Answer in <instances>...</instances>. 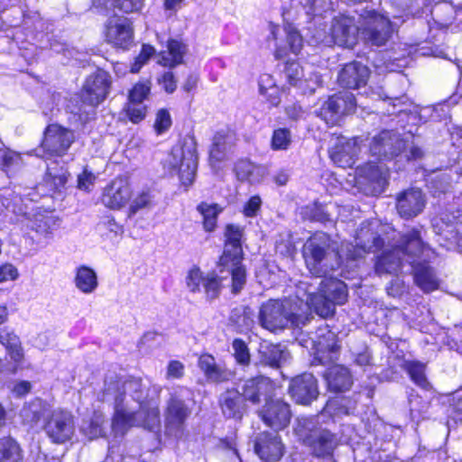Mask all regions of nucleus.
<instances>
[{
	"instance_id": "f257e3e1",
	"label": "nucleus",
	"mask_w": 462,
	"mask_h": 462,
	"mask_svg": "<svg viewBox=\"0 0 462 462\" xmlns=\"http://www.w3.org/2000/svg\"><path fill=\"white\" fill-rule=\"evenodd\" d=\"M302 255L309 272L318 278L329 276L341 264L337 243L323 232L315 233L305 242Z\"/></svg>"
},
{
	"instance_id": "f03ea898",
	"label": "nucleus",
	"mask_w": 462,
	"mask_h": 462,
	"mask_svg": "<svg viewBox=\"0 0 462 462\" xmlns=\"http://www.w3.org/2000/svg\"><path fill=\"white\" fill-rule=\"evenodd\" d=\"M295 432L302 443L317 457H329L339 444V438L326 428L318 425L314 418L298 420Z\"/></svg>"
},
{
	"instance_id": "7ed1b4c3",
	"label": "nucleus",
	"mask_w": 462,
	"mask_h": 462,
	"mask_svg": "<svg viewBox=\"0 0 462 462\" xmlns=\"http://www.w3.org/2000/svg\"><path fill=\"white\" fill-rule=\"evenodd\" d=\"M131 427H142L150 431H159L161 429L159 403L154 400H148L146 402H142L135 412L117 408L112 421L114 432L124 435Z\"/></svg>"
},
{
	"instance_id": "20e7f679",
	"label": "nucleus",
	"mask_w": 462,
	"mask_h": 462,
	"mask_svg": "<svg viewBox=\"0 0 462 462\" xmlns=\"http://www.w3.org/2000/svg\"><path fill=\"white\" fill-rule=\"evenodd\" d=\"M258 319L263 328L275 331L289 326L300 327L303 318L295 312L291 300H269L262 304Z\"/></svg>"
},
{
	"instance_id": "39448f33",
	"label": "nucleus",
	"mask_w": 462,
	"mask_h": 462,
	"mask_svg": "<svg viewBox=\"0 0 462 462\" xmlns=\"http://www.w3.org/2000/svg\"><path fill=\"white\" fill-rule=\"evenodd\" d=\"M360 30L355 17L339 14L331 20L328 32L325 29L318 30L315 38L322 42H331L332 39L338 46L353 48L357 42Z\"/></svg>"
},
{
	"instance_id": "423d86ee",
	"label": "nucleus",
	"mask_w": 462,
	"mask_h": 462,
	"mask_svg": "<svg viewBox=\"0 0 462 462\" xmlns=\"http://www.w3.org/2000/svg\"><path fill=\"white\" fill-rule=\"evenodd\" d=\"M170 164L179 169L182 185L189 187L193 183L198 166L197 142L194 136L184 137L180 144L172 148Z\"/></svg>"
},
{
	"instance_id": "0eeeda50",
	"label": "nucleus",
	"mask_w": 462,
	"mask_h": 462,
	"mask_svg": "<svg viewBox=\"0 0 462 462\" xmlns=\"http://www.w3.org/2000/svg\"><path fill=\"white\" fill-rule=\"evenodd\" d=\"M192 413V408L176 393L170 395L163 410L165 435L180 439L186 431L187 420Z\"/></svg>"
},
{
	"instance_id": "6e6552de",
	"label": "nucleus",
	"mask_w": 462,
	"mask_h": 462,
	"mask_svg": "<svg viewBox=\"0 0 462 462\" xmlns=\"http://www.w3.org/2000/svg\"><path fill=\"white\" fill-rule=\"evenodd\" d=\"M376 222L365 221L356 230L355 244H349L346 248V255L350 260L365 258L367 254L381 249L384 244L377 232Z\"/></svg>"
},
{
	"instance_id": "1a4fd4ad",
	"label": "nucleus",
	"mask_w": 462,
	"mask_h": 462,
	"mask_svg": "<svg viewBox=\"0 0 462 462\" xmlns=\"http://www.w3.org/2000/svg\"><path fill=\"white\" fill-rule=\"evenodd\" d=\"M126 394H129L140 405H142V402H147L144 399V387L140 379L122 381L111 378L110 380H106L100 400L102 402H109L114 399L115 411H116L117 408H123L122 404Z\"/></svg>"
},
{
	"instance_id": "9d476101",
	"label": "nucleus",
	"mask_w": 462,
	"mask_h": 462,
	"mask_svg": "<svg viewBox=\"0 0 462 462\" xmlns=\"http://www.w3.org/2000/svg\"><path fill=\"white\" fill-rule=\"evenodd\" d=\"M356 101L350 92L336 94L326 100L316 112L328 125H335L340 123L343 116L353 112Z\"/></svg>"
},
{
	"instance_id": "9b49d317",
	"label": "nucleus",
	"mask_w": 462,
	"mask_h": 462,
	"mask_svg": "<svg viewBox=\"0 0 462 462\" xmlns=\"http://www.w3.org/2000/svg\"><path fill=\"white\" fill-rule=\"evenodd\" d=\"M361 31L365 39L372 45L383 46L391 38L393 27L388 18L375 12H367Z\"/></svg>"
},
{
	"instance_id": "f8f14e48",
	"label": "nucleus",
	"mask_w": 462,
	"mask_h": 462,
	"mask_svg": "<svg viewBox=\"0 0 462 462\" xmlns=\"http://www.w3.org/2000/svg\"><path fill=\"white\" fill-rule=\"evenodd\" d=\"M75 140L74 133L59 125H50L44 131L42 149L50 156H62Z\"/></svg>"
},
{
	"instance_id": "ddd939ff",
	"label": "nucleus",
	"mask_w": 462,
	"mask_h": 462,
	"mask_svg": "<svg viewBox=\"0 0 462 462\" xmlns=\"http://www.w3.org/2000/svg\"><path fill=\"white\" fill-rule=\"evenodd\" d=\"M426 202V195L420 189L411 188L396 195L395 208L402 218L411 219L422 213Z\"/></svg>"
},
{
	"instance_id": "4468645a",
	"label": "nucleus",
	"mask_w": 462,
	"mask_h": 462,
	"mask_svg": "<svg viewBox=\"0 0 462 462\" xmlns=\"http://www.w3.org/2000/svg\"><path fill=\"white\" fill-rule=\"evenodd\" d=\"M110 83L109 74L103 69H97L89 75L82 89L83 102L92 106L99 105L106 97Z\"/></svg>"
},
{
	"instance_id": "2eb2a0df",
	"label": "nucleus",
	"mask_w": 462,
	"mask_h": 462,
	"mask_svg": "<svg viewBox=\"0 0 462 462\" xmlns=\"http://www.w3.org/2000/svg\"><path fill=\"white\" fill-rule=\"evenodd\" d=\"M405 148V143L394 131L383 130L374 136L370 143V152L378 159L389 160L399 155Z\"/></svg>"
},
{
	"instance_id": "dca6fc26",
	"label": "nucleus",
	"mask_w": 462,
	"mask_h": 462,
	"mask_svg": "<svg viewBox=\"0 0 462 462\" xmlns=\"http://www.w3.org/2000/svg\"><path fill=\"white\" fill-rule=\"evenodd\" d=\"M360 152V138L348 139L344 136H338L335 139L334 144L329 148V156L339 167L352 168Z\"/></svg>"
},
{
	"instance_id": "f3484780",
	"label": "nucleus",
	"mask_w": 462,
	"mask_h": 462,
	"mask_svg": "<svg viewBox=\"0 0 462 462\" xmlns=\"http://www.w3.org/2000/svg\"><path fill=\"white\" fill-rule=\"evenodd\" d=\"M339 349L337 337L334 332L327 328H320L317 331L314 362L323 365L333 364L338 359Z\"/></svg>"
},
{
	"instance_id": "a211bd4d",
	"label": "nucleus",
	"mask_w": 462,
	"mask_h": 462,
	"mask_svg": "<svg viewBox=\"0 0 462 462\" xmlns=\"http://www.w3.org/2000/svg\"><path fill=\"white\" fill-rule=\"evenodd\" d=\"M45 430L53 442H66L74 433L73 416L67 411H53L45 424Z\"/></svg>"
},
{
	"instance_id": "6ab92c4d",
	"label": "nucleus",
	"mask_w": 462,
	"mask_h": 462,
	"mask_svg": "<svg viewBox=\"0 0 462 462\" xmlns=\"http://www.w3.org/2000/svg\"><path fill=\"white\" fill-rule=\"evenodd\" d=\"M289 393L297 403L308 405L319 396L318 381L312 374L297 375L291 380Z\"/></svg>"
},
{
	"instance_id": "aec40b11",
	"label": "nucleus",
	"mask_w": 462,
	"mask_h": 462,
	"mask_svg": "<svg viewBox=\"0 0 462 462\" xmlns=\"http://www.w3.org/2000/svg\"><path fill=\"white\" fill-rule=\"evenodd\" d=\"M259 416L267 426L279 430L289 425L291 412L288 403L276 399L266 401L259 411Z\"/></svg>"
},
{
	"instance_id": "412c9836",
	"label": "nucleus",
	"mask_w": 462,
	"mask_h": 462,
	"mask_svg": "<svg viewBox=\"0 0 462 462\" xmlns=\"http://www.w3.org/2000/svg\"><path fill=\"white\" fill-rule=\"evenodd\" d=\"M255 453L265 462H276L284 453V446L277 433L261 432L254 443Z\"/></svg>"
},
{
	"instance_id": "4be33fe9",
	"label": "nucleus",
	"mask_w": 462,
	"mask_h": 462,
	"mask_svg": "<svg viewBox=\"0 0 462 462\" xmlns=\"http://www.w3.org/2000/svg\"><path fill=\"white\" fill-rule=\"evenodd\" d=\"M236 389L240 390L245 401L256 404L262 397L266 399L273 393L274 384L270 378L261 375L245 380L237 384Z\"/></svg>"
},
{
	"instance_id": "5701e85b",
	"label": "nucleus",
	"mask_w": 462,
	"mask_h": 462,
	"mask_svg": "<svg viewBox=\"0 0 462 462\" xmlns=\"http://www.w3.org/2000/svg\"><path fill=\"white\" fill-rule=\"evenodd\" d=\"M132 197L128 182L123 178L115 179L103 191L101 202L112 209L125 207Z\"/></svg>"
},
{
	"instance_id": "b1692460",
	"label": "nucleus",
	"mask_w": 462,
	"mask_h": 462,
	"mask_svg": "<svg viewBox=\"0 0 462 462\" xmlns=\"http://www.w3.org/2000/svg\"><path fill=\"white\" fill-rule=\"evenodd\" d=\"M243 235L244 229L237 225L229 224L226 226V244L223 254L220 257L221 265H228L230 262H242L243 249L241 239Z\"/></svg>"
},
{
	"instance_id": "393cba45",
	"label": "nucleus",
	"mask_w": 462,
	"mask_h": 462,
	"mask_svg": "<svg viewBox=\"0 0 462 462\" xmlns=\"http://www.w3.org/2000/svg\"><path fill=\"white\" fill-rule=\"evenodd\" d=\"M370 77V69L359 61L349 62L340 69L338 84L346 88H359L365 86Z\"/></svg>"
},
{
	"instance_id": "a878e982",
	"label": "nucleus",
	"mask_w": 462,
	"mask_h": 462,
	"mask_svg": "<svg viewBox=\"0 0 462 462\" xmlns=\"http://www.w3.org/2000/svg\"><path fill=\"white\" fill-rule=\"evenodd\" d=\"M106 41L116 47L125 49L133 41V29L125 17L110 18L106 24Z\"/></svg>"
},
{
	"instance_id": "bb28decb",
	"label": "nucleus",
	"mask_w": 462,
	"mask_h": 462,
	"mask_svg": "<svg viewBox=\"0 0 462 462\" xmlns=\"http://www.w3.org/2000/svg\"><path fill=\"white\" fill-rule=\"evenodd\" d=\"M198 365L206 379L210 383H221L234 379L235 372L224 365L217 363L215 357L209 354H202L199 357Z\"/></svg>"
},
{
	"instance_id": "cd10ccee",
	"label": "nucleus",
	"mask_w": 462,
	"mask_h": 462,
	"mask_svg": "<svg viewBox=\"0 0 462 462\" xmlns=\"http://www.w3.org/2000/svg\"><path fill=\"white\" fill-rule=\"evenodd\" d=\"M300 290H304L306 294V307L307 309L314 310V311L322 318H328L335 312V304L330 301L328 297L320 292V291L307 283H302Z\"/></svg>"
},
{
	"instance_id": "c85d7f7f",
	"label": "nucleus",
	"mask_w": 462,
	"mask_h": 462,
	"mask_svg": "<svg viewBox=\"0 0 462 462\" xmlns=\"http://www.w3.org/2000/svg\"><path fill=\"white\" fill-rule=\"evenodd\" d=\"M245 402L240 390L236 388L226 390L219 399L223 415L227 419L241 420L245 411Z\"/></svg>"
},
{
	"instance_id": "c756f323",
	"label": "nucleus",
	"mask_w": 462,
	"mask_h": 462,
	"mask_svg": "<svg viewBox=\"0 0 462 462\" xmlns=\"http://www.w3.org/2000/svg\"><path fill=\"white\" fill-rule=\"evenodd\" d=\"M397 249L401 250V254L407 255L408 260L411 263H413V260L411 261L414 257L420 256L422 254H425L428 250V246L423 243L420 233L417 229H411L406 234L402 235L399 240V244L395 246Z\"/></svg>"
},
{
	"instance_id": "7c9ffc66",
	"label": "nucleus",
	"mask_w": 462,
	"mask_h": 462,
	"mask_svg": "<svg viewBox=\"0 0 462 462\" xmlns=\"http://www.w3.org/2000/svg\"><path fill=\"white\" fill-rule=\"evenodd\" d=\"M324 376L328 389L335 393L349 390L353 383L349 370L339 365L329 366Z\"/></svg>"
},
{
	"instance_id": "2f4dec72",
	"label": "nucleus",
	"mask_w": 462,
	"mask_h": 462,
	"mask_svg": "<svg viewBox=\"0 0 462 462\" xmlns=\"http://www.w3.org/2000/svg\"><path fill=\"white\" fill-rule=\"evenodd\" d=\"M402 258L401 250L395 246L391 249L384 250L374 264V271L378 275L395 274L402 266Z\"/></svg>"
},
{
	"instance_id": "473e14b6",
	"label": "nucleus",
	"mask_w": 462,
	"mask_h": 462,
	"mask_svg": "<svg viewBox=\"0 0 462 462\" xmlns=\"http://www.w3.org/2000/svg\"><path fill=\"white\" fill-rule=\"evenodd\" d=\"M259 355L261 363L274 368L281 367L290 358V353L286 346L281 344L262 345Z\"/></svg>"
},
{
	"instance_id": "72a5a7b5",
	"label": "nucleus",
	"mask_w": 462,
	"mask_h": 462,
	"mask_svg": "<svg viewBox=\"0 0 462 462\" xmlns=\"http://www.w3.org/2000/svg\"><path fill=\"white\" fill-rule=\"evenodd\" d=\"M319 282V290L335 305H342L346 301L347 290L346 284L337 279L323 277Z\"/></svg>"
},
{
	"instance_id": "f704fd0d",
	"label": "nucleus",
	"mask_w": 462,
	"mask_h": 462,
	"mask_svg": "<svg viewBox=\"0 0 462 462\" xmlns=\"http://www.w3.org/2000/svg\"><path fill=\"white\" fill-rule=\"evenodd\" d=\"M235 169L239 180H246L252 184L261 182L266 174L264 166L256 165L248 160L237 162Z\"/></svg>"
},
{
	"instance_id": "c9c22d12",
	"label": "nucleus",
	"mask_w": 462,
	"mask_h": 462,
	"mask_svg": "<svg viewBox=\"0 0 462 462\" xmlns=\"http://www.w3.org/2000/svg\"><path fill=\"white\" fill-rule=\"evenodd\" d=\"M414 281L425 292L432 291L439 287V280L433 269L427 263H417L413 266Z\"/></svg>"
},
{
	"instance_id": "e433bc0d",
	"label": "nucleus",
	"mask_w": 462,
	"mask_h": 462,
	"mask_svg": "<svg viewBox=\"0 0 462 462\" xmlns=\"http://www.w3.org/2000/svg\"><path fill=\"white\" fill-rule=\"evenodd\" d=\"M361 176L380 192L387 184L388 171L383 164L368 163L361 169Z\"/></svg>"
},
{
	"instance_id": "4c0bfd02",
	"label": "nucleus",
	"mask_w": 462,
	"mask_h": 462,
	"mask_svg": "<svg viewBox=\"0 0 462 462\" xmlns=\"http://www.w3.org/2000/svg\"><path fill=\"white\" fill-rule=\"evenodd\" d=\"M75 285L83 293L89 294L97 288L98 282L96 272L85 265L77 269Z\"/></svg>"
},
{
	"instance_id": "58836bf2",
	"label": "nucleus",
	"mask_w": 462,
	"mask_h": 462,
	"mask_svg": "<svg viewBox=\"0 0 462 462\" xmlns=\"http://www.w3.org/2000/svg\"><path fill=\"white\" fill-rule=\"evenodd\" d=\"M0 343L5 347L11 359L15 363H21L23 360L24 354L22 343L18 336L12 331H0Z\"/></svg>"
},
{
	"instance_id": "ea45409f",
	"label": "nucleus",
	"mask_w": 462,
	"mask_h": 462,
	"mask_svg": "<svg viewBox=\"0 0 462 462\" xmlns=\"http://www.w3.org/2000/svg\"><path fill=\"white\" fill-rule=\"evenodd\" d=\"M22 459V448L14 439H0V462H21Z\"/></svg>"
},
{
	"instance_id": "a19ab883",
	"label": "nucleus",
	"mask_w": 462,
	"mask_h": 462,
	"mask_svg": "<svg viewBox=\"0 0 462 462\" xmlns=\"http://www.w3.org/2000/svg\"><path fill=\"white\" fill-rule=\"evenodd\" d=\"M402 367L410 375L411 380L418 386L425 389L430 385L425 374V364L419 361H404Z\"/></svg>"
},
{
	"instance_id": "79ce46f5",
	"label": "nucleus",
	"mask_w": 462,
	"mask_h": 462,
	"mask_svg": "<svg viewBox=\"0 0 462 462\" xmlns=\"http://www.w3.org/2000/svg\"><path fill=\"white\" fill-rule=\"evenodd\" d=\"M185 52L186 46L183 43L176 40H170L168 42V56L162 55L159 63L163 66L174 67L182 62Z\"/></svg>"
},
{
	"instance_id": "37998d69",
	"label": "nucleus",
	"mask_w": 462,
	"mask_h": 462,
	"mask_svg": "<svg viewBox=\"0 0 462 462\" xmlns=\"http://www.w3.org/2000/svg\"><path fill=\"white\" fill-rule=\"evenodd\" d=\"M230 270L232 276L231 291L234 294L239 293L246 283V272L241 262H230L228 265H223Z\"/></svg>"
},
{
	"instance_id": "c03bdc74",
	"label": "nucleus",
	"mask_w": 462,
	"mask_h": 462,
	"mask_svg": "<svg viewBox=\"0 0 462 462\" xmlns=\"http://www.w3.org/2000/svg\"><path fill=\"white\" fill-rule=\"evenodd\" d=\"M198 210L203 216V224L206 231H213L216 227L217 217L221 209L216 204L208 205L202 202L198 206Z\"/></svg>"
},
{
	"instance_id": "a18cd8bd",
	"label": "nucleus",
	"mask_w": 462,
	"mask_h": 462,
	"mask_svg": "<svg viewBox=\"0 0 462 462\" xmlns=\"http://www.w3.org/2000/svg\"><path fill=\"white\" fill-rule=\"evenodd\" d=\"M307 15H321L323 12L331 8V0H298Z\"/></svg>"
},
{
	"instance_id": "49530a36",
	"label": "nucleus",
	"mask_w": 462,
	"mask_h": 462,
	"mask_svg": "<svg viewBox=\"0 0 462 462\" xmlns=\"http://www.w3.org/2000/svg\"><path fill=\"white\" fill-rule=\"evenodd\" d=\"M291 143V134L287 128L273 131L271 147L274 151L287 150Z\"/></svg>"
},
{
	"instance_id": "de8ad7c7",
	"label": "nucleus",
	"mask_w": 462,
	"mask_h": 462,
	"mask_svg": "<svg viewBox=\"0 0 462 462\" xmlns=\"http://www.w3.org/2000/svg\"><path fill=\"white\" fill-rule=\"evenodd\" d=\"M56 225L57 220L53 216L39 214L34 217L32 228L37 233L47 235L51 232Z\"/></svg>"
},
{
	"instance_id": "09e8293b",
	"label": "nucleus",
	"mask_w": 462,
	"mask_h": 462,
	"mask_svg": "<svg viewBox=\"0 0 462 462\" xmlns=\"http://www.w3.org/2000/svg\"><path fill=\"white\" fill-rule=\"evenodd\" d=\"M206 297L208 300L217 299L221 291V280L216 274L210 273L205 276L202 284Z\"/></svg>"
},
{
	"instance_id": "8fccbe9b",
	"label": "nucleus",
	"mask_w": 462,
	"mask_h": 462,
	"mask_svg": "<svg viewBox=\"0 0 462 462\" xmlns=\"http://www.w3.org/2000/svg\"><path fill=\"white\" fill-rule=\"evenodd\" d=\"M154 204V196L150 190H143L134 198L130 208L129 215H134L137 211L144 208H150Z\"/></svg>"
},
{
	"instance_id": "3c124183",
	"label": "nucleus",
	"mask_w": 462,
	"mask_h": 462,
	"mask_svg": "<svg viewBox=\"0 0 462 462\" xmlns=\"http://www.w3.org/2000/svg\"><path fill=\"white\" fill-rule=\"evenodd\" d=\"M226 153V136L221 134H217L213 137L212 146L209 151L211 160L220 162L225 159Z\"/></svg>"
},
{
	"instance_id": "603ef678",
	"label": "nucleus",
	"mask_w": 462,
	"mask_h": 462,
	"mask_svg": "<svg viewBox=\"0 0 462 462\" xmlns=\"http://www.w3.org/2000/svg\"><path fill=\"white\" fill-rule=\"evenodd\" d=\"M232 348L234 350V357L237 364L248 365L250 363V354L245 341L239 338L235 339L232 343Z\"/></svg>"
},
{
	"instance_id": "864d4df0",
	"label": "nucleus",
	"mask_w": 462,
	"mask_h": 462,
	"mask_svg": "<svg viewBox=\"0 0 462 462\" xmlns=\"http://www.w3.org/2000/svg\"><path fill=\"white\" fill-rule=\"evenodd\" d=\"M150 90L151 83L149 81L135 84L129 93L128 102L143 104V101L150 94Z\"/></svg>"
},
{
	"instance_id": "5fc2aeb1",
	"label": "nucleus",
	"mask_w": 462,
	"mask_h": 462,
	"mask_svg": "<svg viewBox=\"0 0 462 462\" xmlns=\"http://www.w3.org/2000/svg\"><path fill=\"white\" fill-rule=\"evenodd\" d=\"M283 73L288 82L292 86L298 85L303 77L302 69L296 61L287 62L284 66Z\"/></svg>"
},
{
	"instance_id": "6e6d98bb",
	"label": "nucleus",
	"mask_w": 462,
	"mask_h": 462,
	"mask_svg": "<svg viewBox=\"0 0 462 462\" xmlns=\"http://www.w3.org/2000/svg\"><path fill=\"white\" fill-rule=\"evenodd\" d=\"M125 111L131 122L134 124L143 120L146 116V106L141 103L128 102Z\"/></svg>"
},
{
	"instance_id": "4d7b16f0",
	"label": "nucleus",
	"mask_w": 462,
	"mask_h": 462,
	"mask_svg": "<svg viewBox=\"0 0 462 462\" xmlns=\"http://www.w3.org/2000/svg\"><path fill=\"white\" fill-rule=\"evenodd\" d=\"M68 176V172L62 169H60L59 172H52V171L48 168L45 181L55 189H59L66 184Z\"/></svg>"
},
{
	"instance_id": "13d9d810",
	"label": "nucleus",
	"mask_w": 462,
	"mask_h": 462,
	"mask_svg": "<svg viewBox=\"0 0 462 462\" xmlns=\"http://www.w3.org/2000/svg\"><path fill=\"white\" fill-rule=\"evenodd\" d=\"M285 32L287 34V42L290 46L291 51L293 53L297 54L300 51L303 44L302 37L300 36L298 30H296L291 25L285 27Z\"/></svg>"
},
{
	"instance_id": "bf43d9fd",
	"label": "nucleus",
	"mask_w": 462,
	"mask_h": 462,
	"mask_svg": "<svg viewBox=\"0 0 462 462\" xmlns=\"http://www.w3.org/2000/svg\"><path fill=\"white\" fill-rule=\"evenodd\" d=\"M154 48L151 45H143L140 54L135 58L134 63L131 67V72L136 73L153 55Z\"/></svg>"
},
{
	"instance_id": "052dcab7",
	"label": "nucleus",
	"mask_w": 462,
	"mask_h": 462,
	"mask_svg": "<svg viewBox=\"0 0 462 462\" xmlns=\"http://www.w3.org/2000/svg\"><path fill=\"white\" fill-rule=\"evenodd\" d=\"M303 282L300 283V285L299 286V290H298V298L299 300H297V301H292V304L294 306V309H295V312L300 314L302 316V323L300 325H304L306 323V321L309 319V313H308V310L309 309H307L306 307V294H304V290H300V286L302 285Z\"/></svg>"
},
{
	"instance_id": "680f3d73",
	"label": "nucleus",
	"mask_w": 462,
	"mask_h": 462,
	"mask_svg": "<svg viewBox=\"0 0 462 462\" xmlns=\"http://www.w3.org/2000/svg\"><path fill=\"white\" fill-rule=\"evenodd\" d=\"M171 125L170 113L166 109H161L156 115L154 127L158 133L166 131Z\"/></svg>"
},
{
	"instance_id": "e2e57ef3",
	"label": "nucleus",
	"mask_w": 462,
	"mask_h": 462,
	"mask_svg": "<svg viewBox=\"0 0 462 462\" xmlns=\"http://www.w3.org/2000/svg\"><path fill=\"white\" fill-rule=\"evenodd\" d=\"M204 279L205 276L202 275L199 269H192L187 276V286L190 291L196 292L199 291V285L203 284Z\"/></svg>"
},
{
	"instance_id": "0e129e2a",
	"label": "nucleus",
	"mask_w": 462,
	"mask_h": 462,
	"mask_svg": "<svg viewBox=\"0 0 462 462\" xmlns=\"http://www.w3.org/2000/svg\"><path fill=\"white\" fill-rule=\"evenodd\" d=\"M143 0H114V5L125 13H132L142 8Z\"/></svg>"
},
{
	"instance_id": "69168bd1",
	"label": "nucleus",
	"mask_w": 462,
	"mask_h": 462,
	"mask_svg": "<svg viewBox=\"0 0 462 462\" xmlns=\"http://www.w3.org/2000/svg\"><path fill=\"white\" fill-rule=\"evenodd\" d=\"M262 206V199L259 196H253L244 206L243 212L247 217H254L257 215Z\"/></svg>"
},
{
	"instance_id": "338daca9",
	"label": "nucleus",
	"mask_w": 462,
	"mask_h": 462,
	"mask_svg": "<svg viewBox=\"0 0 462 462\" xmlns=\"http://www.w3.org/2000/svg\"><path fill=\"white\" fill-rule=\"evenodd\" d=\"M184 375V365L178 361L172 360L167 366V378L168 379H180Z\"/></svg>"
},
{
	"instance_id": "774afa93",
	"label": "nucleus",
	"mask_w": 462,
	"mask_h": 462,
	"mask_svg": "<svg viewBox=\"0 0 462 462\" xmlns=\"http://www.w3.org/2000/svg\"><path fill=\"white\" fill-rule=\"evenodd\" d=\"M18 277L17 269L11 263L0 265V282L14 281Z\"/></svg>"
}]
</instances>
